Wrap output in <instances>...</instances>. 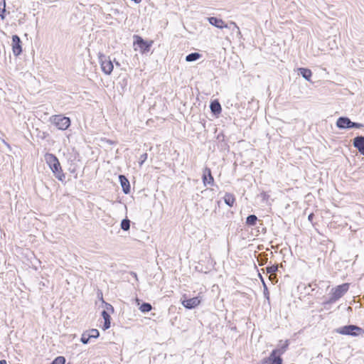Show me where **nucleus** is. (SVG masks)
I'll return each mask as SVG.
<instances>
[{
	"mask_svg": "<svg viewBox=\"0 0 364 364\" xmlns=\"http://www.w3.org/2000/svg\"><path fill=\"white\" fill-rule=\"evenodd\" d=\"M336 332L342 335L358 336L364 333V330L355 325H347L336 329Z\"/></svg>",
	"mask_w": 364,
	"mask_h": 364,
	"instance_id": "nucleus-4",
	"label": "nucleus"
},
{
	"mask_svg": "<svg viewBox=\"0 0 364 364\" xmlns=\"http://www.w3.org/2000/svg\"><path fill=\"white\" fill-rule=\"evenodd\" d=\"M50 121L60 130H66L70 126V118L62 114L53 115L50 118Z\"/></svg>",
	"mask_w": 364,
	"mask_h": 364,
	"instance_id": "nucleus-3",
	"label": "nucleus"
},
{
	"mask_svg": "<svg viewBox=\"0 0 364 364\" xmlns=\"http://www.w3.org/2000/svg\"><path fill=\"white\" fill-rule=\"evenodd\" d=\"M90 338H97L100 336V333L97 329L92 328L87 333Z\"/></svg>",
	"mask_w": 364,
	"mask_h": 364,
	"instance_id": "nucleus-24",
	"label": "nucleus"
},
{
	"mask_svg": "<svg viewBox=\"0 0 364 364\" xmlns=\"http://www.w3.org/2000/svg\"><path fill=\"white\" fill-rule=\"evenodd\" d=\"M278 269V266L276 264L271 265L267 267V272L269 274H274Z\"/></svg>",
	"mask_w": 364,
	"mask_h": 364,
	"instance_id": "nucleus-26",
	"label": "nucleus"
},
{
	"mask_svg": "<svg viewBox=\"0 0 364 364\" xmlns=\"http://www.w3.org/2000/svg\"><path fill=\"white\" fill-rule=\"evenodd\" d=\"M352 122L347 117H340L336 122V126L339 129H351Z\"/></svg>",
	"mask_w": 364,
	"mask_h": 364,
	"instance_id": "nucleus-10",
	"label": "nucleus"
},
{
	"mask_svg": "<svg viewBox=\"0 0 364 364\" xmlns=\"http://www.w3.org/2000/svg\"><path fill=\"white\" fill-rule=\"evenodd\" d=\"M134 38L135 39L134 45L137 46L141 53L149 51L151 46V42L149 43L144 41L141 36L136 35L134 36Z\"/></svg>",
	"mask_w": 364,
	"mask_h": 364,
	"instance_id": "nucleus-6",
	"label": "nucleus"
},
{
	"mask_svg": "<svg viewBox=\"0 0 364 364\" xmlns=\"http://www.w3.org/2000/svg\"><path fill=\"white\" fill-rule=\"evenodd\" d=\"M210 110L214 114H218L221 112V105L218 100H214L210 103Z\"/></svg>",
	"mask_w": 364,
	"mask_h": 364,
	"instance_id": "nucleus-17",
	"label": "nucleus"
},
{
	"mask_svg": "<svg viewBox=\"0 0 364 364\" xmlns=\"http://www.w3.org/2000/svg\"><path fill=\"white\" fill-rule=\"evenodd\" d=\"M46 164L48 165L54 176L60 181H63L65 176L63 172L58 159L53 154L46 153L44 155Z\"/></svg>",
	"mask_w": 364,
	"mask_h": 364,
	"instance_id": "nucleus-1",
	"label": "nucleus"
},
{
	"mask_svg": "<svg viewBox=\"0 0 364 364\" xmlns=\"http://www.w3.org/2000/svg\"><path fill=\"white\" fill-rule=\"evenodd\" d=\"M131 275L133 276L136 279V280H138L137 274L135 272H131Z\"/></svg>",
	"mask_w": 364,
	"mask_h": 364,
	"instance_id": "nucleus-33",
	"label": "nucleus"
},
{
	"mask_svg": "<svg viewBox=\"0 0 364 364\" xmlns=\"http://www.w3.org/2000/svg\"><path fill=\"white\" fill-rule=\"evenodd\" d=\"M269 364H282L281 355L272 350L269 357Z\"/></svg>",
	"mask_w": 364,
	"mask_h": 364,
	"instance_id": "nucleus-14",
	"label": "nucleus"
},
{
	"mask_svg": "<svg viewBox=\"0 0 364 364\" xmlns=\"http://www.w3.org/2000/svg\"><path fill=\"white\" fill-rule=\"evenodd\" d=\"M299 74L301 75L307 81H311L312 76V72L311 70L304 68H300L298 69Z\"/></svg>",
	"mask_w": 364,
	"mask_h": 364,
	"instance_id": "nucleus-15",
	"label": "nucleus"
},
{
	"mask_svg": "<svg viewBox=\"0 0 364 364\" xmlns=\"http://www.w3.org/2000/svg\"><path fill=\"white\" fill-rule=\"evenodd\" d=\"M139 309L143 313H147L152 309V306L149 303L144 302L141 305Z\"/></svg>",
	"mask_w": 364,
	"mask_h": 364,
	"instance_id": "nucleus-22",
	"label": "nucleus"
},
{
	"mask_svg": "<svg viewBox=\"0 0 364 364\" xmlns=\"http://www.w3.org/2000/svg\"><path fill=\"white\" fill-rule=\"evenodd\" d=\"M0 364H7L6 360H0Z\"/></svg>",
	"mask_w": 364,
	"mask_h": 364,
	"instance_id": "nucleus-34",
	"label": "nucleus"
},
{
	"mask_svg": "<svg viewBox=\"0 0 364 364\" xmlns=\"http://www.w3.org/2000/svg\"><path fill=\"white\" fill-rule=\"evenodd\" d=\"M12 50L15 56H18L22 53L21 41L17 35L12 36Z\"/></svg>",
	"mask_w": 364,
	"mask_h": 364,
	"instance_id": "nucleus-7",
	"label": "nucleus"
},
{
	"mask_svg": "<svg viewBox=\"0 0 364 364\" xmlns=\"http://www.w3.org/2000/svg\"><path fill=\"white\" fill-rule=\"evenodd\" d=\"M119 182L122 187V190L125 194H128L130 192V184L128 179L123 175L119 176Z\"/></svg>",
	"mask_w": 364,
	"mask_h": 364,
	"instance_id": "nucleus-13",
	"label": "nucleus"
},
{
	"mask_svg": "<svg viewBox=\"0 0 364 364\" xmlns=\"http://www.w3.org/2000/svg\"><path fill=\"white\" fill-rule=\"evenodd\" d=\"M6 11V2L5 0H0V16L4 19V14Z\"/></svg>",
	"mask_w": 364,
	"mask_h": 364,
	"instance_id": "nucleus-25",
	"label": "nucleus"
},
{
	"mask_svg": "<svg viewBox=\"0 0 364 364\" xmlns=\"http://www.w3.org/2000/svg\"><path fill=\"white\" fill-rule=\"evenodd\" d=\"M102 316L103 317L104 321H105L104 325H103V329L107 330L110 328L111 317H110L109 313L105 310H104L102 312Z\"/></svg>",
	"mask_w": 364,
	"mask_h": 364,
	"instance_id": "nucleus-16",
	"label": "nucleus"
},
{
	"mask_svg": "<svg viewBox=\"0 0 364 364\" xmlns=\"http://www.w3.org/2000/svg\"><path fill=\"white\" fill-rule=\"evenodd\" d=\"M363 126L364 125L363 124L358 123V122H352V124H351V128L360 129V128L363 127Z\"/></svg>",
	"mask_w": 364,
	"mask_h": 364,
	"instance_id": "nucleus-29",
	"label": "nucleus"
},
{
	"mask_svg": "<svg viewBox=\"0 0 364 364\" xmlns=\"http://www.w3.org/2000/svg\"><path fill=\"white\" fill-rule=\"evenodd\" d=\"M200 303V300L198 297H193L191 299H184L182 301L183 306L188 309H192L198 306Z\"/></svg>",
	"mask_w": 364,
	"mask_h": 364,
	"instance_id": "nucleus-8",
	"label": "nucleus"
},
{
	"mask_svg": "<svg viewBox=\"0 0 364 364\" xmlns=\"http://www.w3.org/2000/svg\"><path fill=\"white\" fill-rule=\"evenodd\" d=\"M99 60L101 65L102 72L106 75H110L113 70V64L109 57L100 54Z\"/></svg>",
	"mask_w": 364,
	"mask_h": 364,
	"instance_id": "nucleus-5",
	"label": "nucleus"
},
{
	"mask_svg": "<svg viewBox=\"0 0 364 364\" xmlns=\"http://www.w3.org/2000/svg\"><path fill=\"white\" fill-rule=\"evenodd\" d=\"M314 217V215L313 213H311L309 216H308V219L310 221H312L313 218Z\"/></svg>",
	"mask_w": 364,
	"mask_h": 364,
	"instance_id": "nucleus-32",
	"label": "nucleus"
},
{
	"mask_svg": "<svg viewBox=\"0 0 364 364\" xmlns=\"http://www.w3.org/2000/svg\"><path fill=\"white\" fill-rule=\"evenodd\" d=\"M201 57L199 53H191L186 55V60L187 62H193L198 60Z\"/></svg>",
	"mask_w": 364,
	"mask_h": 364,
	"instance_id": "nucleus-20",
	"label": "nucleus"
},
{
	"mask_svg": "<svg viewBox=\"0 0 364 364\" xmlns=\"http://www.w3.org/2000/svg\"><path fill=\"white\" fill-rule=\"evenodd\" d=\"M121 228L124 231L129 230L130 228V220L127 218L123 219L121 222Z\"/></svg>",
	"mask_w": 364,
	"mask_h": 364,
	"instance_id": "nucleus-23",
	"label": "nucleus"
},
{
	"mask_svg": "<svg viewBox=\"0 0 364 364\" xmlns=\"http://www.w3.org/2000/svg\"><path fill=\"white\" fill-rule=\"evenodd\" d=\"M208 21L211 25H213L218 28H223L228 27V26L226 23H225V22L222 19L216 18V17L208 18Z\"/></svg>",
	"mask_w": 364,
	"mask_h": 364,
	"instance_id": "nucleus-12",
	"label": "nucleus"
},
{
	"mask_svg": "<svg viewBox=\"0 0 364 364\" xmlns=\"http://www.w3.org/2000/svg\"><path fill=\"white\" fill-rule=\"evenodd\" d=\"M105 307H106V309L107 311H110L111 312H114V308H113V306L111 304H109L108 303H105Z\"/></svg>",
	"mask_w": 364,
	"mask_h": 364,
	"instance_id": "nucleus-30",
	"label": "nucleus"
},
{
	"mask_svg": "<svg viewBox=\"0 0 364 364\" xmlns=\"http://www.w3.org/2000/svg\"><path fill=\"white\" fill-rule=\"evenodd\" d=\"M289 346V342L288 341H286L284 344L280 346L278 348L273 350L277 353H278L279 355H282L288 348Z\"/></svg>",
	"mask_w": 364,
	"mask_h": 364,
	"instance_id": "nucleus-21",
	"label": "nucleus"
},
{
	"mask_svg": "<svg viewBox=\"0 0 364 364\" xmlns=\"http://www.w3.org/2000/svg\"><path fill=\"white\" fill-rule=\"evenodd\" d=\"M147 157H148V155L146 153H144L140 156V158H139L140 161L139 162L140 166H141L142 164L146 161V160L147 159Z\"/></svg>",
	"mask_w": 364,
	"mask_h": 364,
	"instance_id": "nucleus-28",
	"label": "nucleus"
},
{
	"mask_svg": "<svg viewBox=\"0 0 364 364\" xmlns=\"http://www.w3.org/2000/svg\"><path fill=\"white\" fill-rule=\"evenodd\" d=\"M349 284L343 283L341 285L333 288L331 291V296L329 299L324 302L325 304H331L335 303L337 300L341 298L348 290Z\"/></svg>",
	"mask_w": 364,
	"mask_h": 364,
	"instance_id": "nucleus-2",
	"label": "nucleus"
},
{
	"mask_svg": "<svg viewBox=\"0 0 364 364\" xmlns=\"http://www.w3.org/2000/svg\"><path fill=\"white\" fill-rule=\"evenodd\" d=\"M202 179L205 186L213 185L214 178L211 174L210 168L208 167L204 168Z\"/></svg>",
	"mask_w": 364,
	"mask_h": 364,
	"instance_id": "nucleus-9",
	"label": "nucleus"
},
{
	"mask_svg": "<svg viewBox=\"0 0 364 364\" xmlns=\"http://www.w3.org/2000/svg\"><path fill=\"white\" fill-rule=\"evenodd\" d=\"M235 201V198L233 194L226 193L224 196V202L230 207H232Z\"/></svg>",
	"mask_w": 364,
	"mask_h": 364,
	"instance_id": "nucleus-18",
	"label": "nucleus"
},
{
	"mask_svg": "<svg viewBox=\"0 0 364 364\" xmlns=\"http://www.w3.org/2000/svg\"><path fill=\"white\" fill-rule=\"evenodd\" d=\"M353 144L359 152L364 155V136H358L353 139Z\"/></svg>",
	"mask_w": 364,
	"mask_h": 364,
	"instance_id": "nucleus-11",
	"label": "nucleus"
},
{
	"mask_svg": "<svg viewBox=\"0 0 364 364\" xmlns=\"http://www.w3.org/2000/svg\"><path fill=\"white\" fill-rule=\"evenodd\" d=\"M257 221V217L255 215H250L246 218V225L248 226H254Z\"/></svg>",
	"mask_w": 364,
	"mask_h": 364,
	"instance_id": "nucleus-19",
	"label": "nucleus"
},
{
	"mask_svg": "<svg viewBox=\"0 0 364 364\" xmlns=\"http://www.w3.org/2000/svg\"><path fill=\"white\" fill-rule=\"evenodd\" d=\"M81 342L83 343V344H87L88 342H89V340H90V337L88 336V334L87 333H84L82 335V337H81Z\"/></svg>",
	"mask_w": 364,
	"mask_h": 364,
	"instance_id": "nucleus-27",
	"label": "nucleus"
},
{
	"mask_svg": "<svg viewBox=\"0 0 364 364\" xmlns=\"http://www.w3.org/2000/svg\"><path fill=\"white\" fill-rule=\"evenodd\" d=\"M230 25L234 27V28H235L237 33H240L239 27L237 26V24L235 22H230Z\"/></svg>",
	"mask_w": 364,
	"mask_h": 364,
	"instance_id": "nucleus-31",
	"label": "nucleus"
}]
</instances>
